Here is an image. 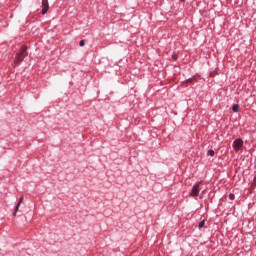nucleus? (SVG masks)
<instances>
[{
    "label": "nucleus",
    "instance_id": "ddd939ff",
    "mask_svg": "<svg viewBox=\"0 0 256 256\" xmlns=\"http://www.w3.org/2000/svg\"><path fill=\"white\" fill-rule=\"evenodd\" d=\"M210 77H215V72H211Z\"/></svg>",
    "mask_w": 256,
    "mask_h": 256
},
{
    "label": "nucleus",
    "instance_id": "0eeeda50",
    "mask_svg": "<svg viewBox=\"0 0 256 256\" xmlns=\"http://www.w3.org/2000/svg\"><path fill=\"white\" fill-rule=\"evenodd\" d=\"M207 155L213 157L215 155V151L210 149L208 150Z\"/></svg>",
    "mask_w": 256,
    "mask_h": 256
},
{
    "label": "nucleus",
    "instance_id": "20e7f679",
    "mask_svg": "<svg viewBox=\"0 0 256 256\" xmlns=\"http://www.w3.org/2000/svg\"><path fill=\"white\" fill-rule=\"evenodd\" d=\"M49 11V0H42V15H46Z\"/></svg>",
    "mask_w": 256,
    "mask_h": 256
},
{
    "label": "nucleus",
    "instance_id": "423d86ee",
    "mask_svg": "<svg viewBox=\"0 0 256 256\" xmlns=\"http://www.w3.org/2000/svg\"><path fill=\"white\" fill-rule=\"evenodd\" d=\"M232 111H233V113H237V111H239V104H234L232 106Z\"/></svg>",
    "mask_w": 256,
    "mask_h": 256
},
{
    "label": "nucleus",
    "instance_id": "f8f14e48",
    "mask_svg": "<svg viewBox=\"0 0 256 256\" xmlns=\"http://www.w3.org/2000/svg\"><path fill=\"white\" fill-rule=\"evenodd\" d=\"M172 59L177 60V53L174 52V53L172 54Z\"/></svg>",
    "mask_w": 256,
    "mask_h": 256
},
{
    "label": "nucleus",
    "instance_id": "9b49d317",
    "mask_svg": "<svg viewBox=\"0 0 256 256\" xmlns=\"http://www.w3.org/2000/svg\"><path fill=\"white\" fill-rule=\"evenodd\" d=\"M79 46H80V47H84V46H85V40H81V41L79 42Z\"/></svg>",
    "mask_w": 256,
    "mask_h": 256
},
{
    "label": "nucleus",
    "instance_id": "7ed1b4c3",
    "mask_svg": "<svg viewBox=\"0 0 256 256\" xmlns=\"http://www.w3.org/2000/svg\"><path fill=\"white\" fill-rule=\"evenodd\" d=\"M243 147V140L238 138L233 142V149L234 151H240V149Z\"/></svg>",
    "mask_w": 256,
    "mask_h": 256
},
{
    "label": "nucleus",
    "instance_id": "6e6552de",
    "mask_svg": "<svg viewBox=\"0 0 256 256\" xmlns=\"http://www.w3.org/2000/svg\"><path fill=\"white\" fill-rule=\"evenodd\" d=\"M199 229H203V227H205V220H202L199 225H198Z\"/></svg>",
    "mask_w": 256,
    "mask_h": 256
},
{
    "label": "nucleus",
    "instance_id": "f257e3e1",
    "mask_svg": "<svg viewBox=\"0 0 256 256\" xmlns=\"http://www.w3.org/2000/svg\"><path fill=\"white\" fill-rule=\"evenodd\" d=\"M27 55H29V53L27 52V46H21L19 53H17L15 56V65H19V63H22L23 59H25Z\"/></svg>",
    "mask_w": 256,
    "mask_h": 256
},
{
    "label": "nucleus",
    "instance_id": "9d476101",
    "mask_svg": "<svg viewBox=\"0 0 256 256\" xmlns=\"http://www.w3.org/2000/svg\"><path fill=\"white\" fill-rule=\"evenodd\" d=\"M229 199H230V201H234L235 194H233V193L229 194Z\"/></svg>",
    "mask_w": 256,
    "mask_h": 256
},
{
    "label": "nucleus",
    "instance_id": "39448f33",
    "mask_svg": "<svg viewBox=\"0 0 256 256\" xmlns=\"http://www.w3.org/2000/svg\"><path fill=\"white\" fill-rule=\"evenodd\" d=\"M21 203H23V196L20 197V199L15 207V211L13 213L14 217L17 215V212L19 211V207L21 206Z\"/></svg>",
    "mask_w": 256,
    "mask_h": 256
},
{
    "label": "nucleus",
    "instance_id": "1a4fd4ad",
    "mask_svg": "<svg viewBox=\"0 0 256 256\" xmlns=\"http://www.w3.org/2000/svg\"><path fill=\"white\" fill-rule=\"evenodd\" d=\"M195 81V77L187 79L184 83H193Z\"/></svg>",
    "mask_w": 256,
    "mask_h": 256
},
{
    "label": "nucleus",
    "instance_id": "f03ea898",
    "mask_svg": "<svg viewBox=\"0 0 256 256\" xmlns=\"http://www.w3.org/2000/svg\"><path fill=\"white\" fill-rule=\"evenodd\" d=\"M201 185H203V181H200L198 183H196L193 187L192 190L190 192V197H198L199 196V192L201 191Z\"/></svg>",
    "mask_w": 256,
    "mask_h": 256
}]
</instances>
